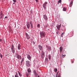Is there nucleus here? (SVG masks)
Here are the masks:
<instances>
[{"mask_svg": "<svg viewBox=\"0 0 77 77\" xmlns=\"http://www.w3.org/2000/svg\"><path fill=\"white\" fill-rule=\"evenodd\" d=\"M57 27L58 29V30H60V26H59V25L57 26Z\"/></svg>", "mask_w": 77, "mask_h": 77, "instance_id": "18", "label": "nucleus"}, {"mask_svg": "<svg viewBox=\"0 0 77 77\" xmlns=\"http://www.w3.org/2000/svg\"><path fill=\"white\" fill-rule=\"evenodd\" d=\"M63 11H66V8L65 7H63Z\"/></svg>", "mask_w": 77, "mask_h": 77, "instance_id": "25", "label": "nucleus"}, {"mask_svg": "<svg viewBox=\"0 0 77 77\" xmlns=\"http://www.w3.org/2000/svg\"><path fill=\"white\" fill-rule=\"evenodd\" d=\"M26 36L27 37V39H29V38H30V37H29V35H28V34H27V33H26Z\"/></svg>", "mask_w": 77, "mask_h": 77, "instance_id": "19", "label": "nucleus"}, {"mask_svg": "<svg viewBox=\"0 0 77 77\" xmlns=\"http://www.w3.org/2000/svg\"><path fill=\"white\" fill-rule=\"evenodd\" d=\"M43 16V18L45 20V21H47V20H48V18L47 17V16H46L45 14Z\"/></svg>", "mask_w": 77, "mask_h": 77, "instance_id": "8", "label": "nucleus"}, {"mask_svg": "<svg viewBox=\"0 0 77 77\" xmlns=\"http://www.w3.org/2000/svg\"><path fill=\"white\" fill-rule=\"evenodd\" d=\"M17 72L18 73V74L19 76H20V77H21V76H22V75L21 74V73L20 72H19V71H18Z\"/></svg>", "mask_w": 77, "mask_h": 77, "instance_id": "22", "label": "nucleus"}, {"mask_svg": "<svg viewBox=\"0 0 77 77\" xmlns=\"http://www.w3.org/2000/svg\"><path fill=\"white\" fill-rule=\"evenodd\" d=\"M34 74L35 77H37V76H38V74L37 73H34Z\"/></svg>", "mask_w": 77, "mask_h": 77, "instance_id": "20", "label": "nucleus"}, {"mask_svg": "<svg viewBox=\"0 0 77 77\" xmlns=\"http://www.w3.org/2000/svg\"><path fill=\"white\" fill-rule=\"evenodd\" d=\"M0 56H1V58H2L3 57V55L1 54V53H0Z\"/></svg>", "mask_w": 77, "mask_h": 77, "instance_id": "30", "label": "nucleus"}, {"mask_svg": "<svg viewBox=\"0 0 77 77\" xmlns=\"http://www.w3.org/2000/svg\"><path fill=\"white\" fill-rule=\"evenodd\" d=\"M15 77H20L19 76V75H15Z\"/></svg>", "mask_w": 77, "mask_h": 77, "instance_id": "36", "label": "nucleus"}, {"mask_svg": "<svg viewBox=\"0 0 77 77\" xmlns=\"http://www.w3.org/2000/svg\"><path fill=\"white\" fill-rule=\"evenodd\" d=\"M0 15L1 16V18L2 19L5 16H4V14H3V13H1V14H0Z\"/></svg>", "mask_w": 77, "mask_h": 77, "instance_id": "12", "label": "nucleus"}, {"mask_svg": "<svg viewBox=\"0 0 77 77\" xmlns=\"http://www.w3.org/2000/svg\"><path fill=\"white\" fill-rule=\"evenodd\" d=\"M65 56H66V55L65 54V55H62V57H65Z\"/></svg>", "mask_w": 77, "mask_h": 77, "instance_id": "31", "label": "nucleus"}, {"mask_svg": "<svg viewBox=\"0 0 77 77\" xmlns=\"http://www.w3.org/2000/svg\"><path fill=\"white\" fill-rule=\"evenodd\" d=\"M73 3V2H71L70 3V7H71L72 6V4Z\"/></svg>", "mask_w": 77, "mask_h": 77, "instance_id": "17", "label": "nucleus"}, {"mask_svg": "<svg viewBox=\"0 0 77 77\" xmlns=\"http://www.w3.org/2000/svg\"><path fill=\"white\" fill-rule=\"evenodd\" d=\"M11 50L12 53L14 54L15 53V49H14V45L13 44L11 45Z\"/></svg>", "mask_w": 77, "mask_h": 77, "instance_id": "2", "label": "nucleus"}, {"mask_svg": "<svg viewBox=\"0 0 77 77\" xmlns=\"http://www.w3.org/2000/svg\"><path fill=\"white\" fill-rule=\"evenodd\" d=\"M13 1L14 3H16V2H17L16 0H13Z\"/></svg>", "mask_w": 77, "mask_h": 77, "instance_id": "35", "label": "nucleus"}, {"mask_svg": "<svg viewBox=\"0 0 77 77\" xmlns=\"http://www.w3.org/2000/svg\"><path fill=\"white\" fill-rule=\"evenodd\" d=\"M40 37L42 38H44V37H45V35H46V34H45V33L44 31L40 32Z\"/></svg>", "mask_w": 77, "mask_h": 77, "instance_id": "1", "label": "nucleus"}, {"mask_svg": "<svg viewBox=\"0 0 77 77\" xmlns=\"http://www.w3.org/2000/svg\"><path fill=\"white\" fill-rule=\"evenodd\" d=\"M29 24H30L31 25V28L32 29H33V22L32 21H29Z\"/></svg>", "mask_w": 77, "mask_h": 77, "instance_id": "9", "label": "nucleus"}, {"mask_svg": "<svg viewBox=\"0 0 77 77\" xmlns=\"http://www.w3.org/2000/svg\"><path fill=\"white\" fill-rule=\"evenodd\" d=\"M57 69L55 68L54 70V71L55 72H57Z\"/></svg>", "mask_w": 77, "mask_h": 77, "instance_id": "26", "label": "nucleus"}, {"mask_svg": "<svg viewBox=\"0 0 77 77\" xmlns=\"http://www.w3.org/2000/svg\"><path fill=\"white\" fill-rule=\"evenodd\" d=\"M38 77H39V75H38Z\"/></svg>", "mask_w": 77, "mask_h": 77, "instance_id": "48", "label": "nucleus"}, {"mask_svg": "<svg viewBox=\"0 0 77 77\" xmlns=\"http://www.w3.org/2000/svg\"><path fill=\"white\" fill-rule=\"evenodd\" d=\"M35 1L36 2H38V0H35Z\"/></svg>", "mask_w": 77, "mask_h": 77, "instance_id": "44", "label": "nucleus"}, {"mask_svg": "<svg viewBox=\"0 0 77 77\" xmlns=\"http://www.w3.org/2000/svg\"><path fill=\"white\" fill-rule=\"evenodd\" d=\"M65 34V32H63L61 34V37H63V35L64 34Z\"/></svg>", "mask_w": 77, "mask_h": 77, "instance_id": "28", "label": "nucleus"}, {"mask_svg": "<svg viewBox=\"0 0 77 77\" xmlns=\"http://www.w3.org/2000/svg\"><path fill=\"white\" fill-rule=\"evenodd\" d=\"M24 58H23L22 59L21 62V64L20 65L21 66L22 65V63L23 62H24Z\"/></svg>", "mask_w": 77, "mask_h": 77, "instance_id": "16", "label": "nucleus"}, {"mask_svg": "<svg viewBox=\"0 0 77 77\" xmlns=\"http://www.w3.org/2000/svg\"><path fill=\"white\" fill-rule=\"evenodd\" d=\"M58 2L59 3H62V1L61 0H59L58 1Z\"/></svg>", "mask_w": 77, "mask_h": 77, "instance_id": "29", "label": "nucleus"}, {"mask_svg": "<svg viewBox=\"0 0 77 77\" xmlns=\"http://www.w3.org/2000/svg\"><path fill=\"white\" fill-rule=\"evenodd\" d=\"M33 73H34V74L36 73V70H33Z\"/></svg>", "mask_w": 77, "mask_h": 77, "instance_id": "33", "label": "nucleus"}, {"mask_svg": "<svg viewBox=\"0 0 77 77\" xmlns=\"http://www.w3.org/2000/svg\"><path fill=\"white\" fill-rule=\"evenodd\" d=\"M47 50H48L49 51H50L51 50V47L48 46V48Z\"/></svg>", "mask_w": 77, "mask_h": 77, "instance_id": "14", "label": "nucleus"}, {"mask_svg": "<svg viewBox=\"0 0 77 77\" xmlns=\"http://www.w3.org/2000/svg\"><path fill=\"white\" fill-rule=\"evenodd\" d=\"M17 58L18 59H21V56L19 55L18 54L17 55Z\"/></svg>", "mask_w": 77, "mask_h": 77, "instance_id": "11", "label": "nucleus"}, {"mask_svg": "<svg viewBox=\"0 0 77 77\" xmlns=\"http://www.w3.org/2000/svg\"><path fill=\"white\" fill-rule=\"evenodd\" d=\"M27 58L29 59V60H30L31 61V59H32V57L30 56V55L29 54H27Z\"/></svg>", "mask_w": 77, "mask_h": 77, "instance_id": "6", "label": "nucleus"}, {"mask_svg": "<svg viewBox=\"0 0 77 77\" xmlns=\"http://www.w3.org/2000/svg\"><path fill=\"white\" fill-rule=\"evenodd\" d=\"M28 72H31V70H30V69H28Z\"/></svg>", "mask_w": 77, "mask_h": 77, "instance_id": "27", "label": "nucleus"}, {"mask_svg": "<svg viewBox=\"0 0 77 77\" xmlns=\"http://www.w3.org/2000/svg\"><path fill=\"white\" fill-rule=\"evenodd\" d=\"M72 63H74V61H72Z\"/></svg>", "mask_w": 77, "mask_h": 77, "instance_id": "45", "label": "nucleus"}, {"mask_svg": "<svg viewBox=\"0 0 77 77\" xmlns=\"http://www.w3.org/2000/svg\"><path fill=\"white\" fill-rule=\"evenodd\" d=\"M62 47H60V53H61V52H62Z\"/></svg>", "mask_w": 77, "mask_h": 77, "instance_id": "23", "label": "nucleus"}, {"mask_svg": "<svg viewBox=\"0 0 77 77\" xmlns=\"http://www.w3.org/2000/svg\"><path fill=\"white\" fill-rule=\"evenodd\" d=\"M26 77H28L29 75H30V74H29V72H26Z\"/></svg>", "mask_w": 77, "mask_h": 77, "instance_id": "15", "label": "nucleus"}, {"mask_svg": "<svg viewBox=\"0 0 77 77\" xmlns=\"http://www.w3.org/2000/svg\"><path fill=\"white\" fill-rule=\"evenodd\" d=\"M45 61H48V58L46 57L45 59Z\"/></svg>", "mask_w": 77, "mask_h": 77, "instance_id": "32", "label": "nucleus"}, {"mask_svg": "<svg viewBox=\"0 0 77 77\" xmlns=\"http://www.w3.org/2000/svg\"><path fill=\"white\" fill-rule=\"evenodd\" d=\"M48 58L49 60H50V59H51V55H48Z\"/></svg>", "mask_w": 77, "mask_h": 77, "instance_id": "24", "label": "nucleus"}, {"mask_svg": "<svg viewBox=\"0 0 77 77\" xmlns=\"http://www.w3.org/2000/svg\"><path fill=\"white\" fill-rule=\"evenodd\" d=\"M14 5H15V3H13Z\"/></svg>", "mask_w": 77, "mask_h": 77, "instance_id": "47", "label": "nucleus"}, {"mask_svg": "<svg viewBox=\"0 0 77 77\" xmlns=\"http://www.w3.org/2000/svg\"><path fill=\"white\" fill-rule=\"evenodd\" d=\"M6 18H8V17L7 16H6L5 17V19H6Z\"/></svg>", "mask_w": 77, "mask_h": 77, "instance_id": "39", "label": "nucleus"}, {"mask_svg": "<svg viewBox=\"0 0 77 77\" xmlns=\"http://www.w3.org/2000/svg\"><path fill=\"white\" fill-rule=\"evenodd\" d=\"M41 56L42 59H44V56H45V53H44V52H43V51H42V52L41 53Z\"/></svg>", "mask_w": 77, "mask_h": 77, "instance_id": "4", "label": "nucleus"}, {"mask_svg": "<svg viewBox=\"0 0 77 77\" xmlns=\"http://www.w3.org/2000/svg\"><path fill=\"white\" fill-rule=\"evenodd\" d=\"M58 72H58L57 73L56 75H57V74H58Z\"/></svg>", "mask_w": 77, "mask_h": 77, "instance_id": "43", "label": "nucleus"}, {"mask_svg": "<svg viewBox=\"0 0 77 77\" xmlns=\"http://www.w3.org/2000/svg\"><path fill=\"white\" fill-rule=\"evenodd\" d=\"M17 48L18 50H20L21 49V45L20 44H18L17 46Z\"/></svg>", "mask_w": 77, "mask_h": 77, "instance_id": "13", "label": "nucleus"}, {"mask_svg": "<svg viewBox=\"0 0 77 77\" xmlns=\"http://www.w3.org/2000/svg\"><path fill=\"white\" fill-rule=\"evenodd\" d=\"M59 26H60V27L61 26V24H60L59 25H58Z\"/></svg>", "mask_w": 77, "mask_h": 77, "instance_id": "42", "label": "nucleus"}, {"mask_svg": "<svg viewBox=\"0 0 77 77\" xmlns=\"http://www.w3.org/2000/svg\"><path fill=\"white\" fill-rule=\"evenodd\" d=\"M47 2H46L44 3L43 4V6L44 9H47V7H46V6H47L46 5L47 4Z\"/></svg>", "mask_w": 77, "mask_h": 77, "instance_id": "3", "label": "nucleus"}, {"mask_svg": "<svg viewBox=\"0 0 77 77\" xmlns=\"http://www.w3.org/2000/svg\"><path fill=\"white\" fill-rule=\"evenodd\" d=\"M2 39H0V42H2Z\"/></svg>", "mask_w": 77, "mask_h": 77, "instance_id": "40", "label": "nucleus"}, {"mask_svg": "<svg viewBox=\"0 0 77 77\" xmlns=\"http://www.w3.org/2000/svg\"><path fill=\"white\" fill-rule=\"evenodd\" d=\"M26 65L27 66H28V67H29V66H30V61L28 60L26 61Z\"/></svg>", "mask_w": 77, "mask_h": 77, "instance_id": "5", "label": "nucleus"}, {"mask_svg": "<svg viewBox=\"0 0 77 77\" xmlns=\"http://www.w3.org/2000/svg\"><path fill=\"white\" fill-rule=\"evenodd\" d=\"M16 74L15 75H18V73L17 72H16Z\"/></svg>", "mask_w": 77, "mask_h": 77, "instance_id": "37", "label": "nucleus"}, {"mask_svg": "<svg viewBox=\"0 0 77 77\" xmlns=\"http://www.w3.org/2000/svg\"><path fill=\"white\" fill-rule=\"evenodd\" d=\"M37 27H38V28H39H39L41 27V25H40V24H38L37 25Z\"/></svg>", "mask_w": 77, "mask_h": 77, "instance_id": "21", "label": "nucleus"}, {"mask_svg": "<svg viewBox=\"0 0 77 77\" xmlns=\"http://www.w3.org/2000/svg\"><path fill=\"white\" fill-rule=\"evenodd\" d=\"M58 77H60V73H59L58 75Z\"/></svg>", "mask_w": 77, "mask_h": 77, "instance_id": "34", "label": "nucleus"}, {"mask_svg": "<svg viewBox=\"0 0 77 77\" xmlns=\"http://www.w3.org/2000/svg\"><path fill=\"white\" fill-rule=\"evenodd\" d=\"M46 48H48V46L47 45H46Z\"/></svg>", "mask_w": 77, "mask_h": 77, "instance_id": "41", "label": "nucleus"}, {"mask_svg": "<svg viewBox=\"0 0 77 77\" xmlns=\"http://www.w3.org/2000/svg\"><path fill=\"white\" fill-rule=\"evenodd\" d=\"M55 77H57V75H56Z\"/></svg>", "mask_w": 77, "mask_h": 77, "instance_id": "46", "label": "nucleus"}, {"mask_svg": "<svg viewBox=\"0 0 77 77\" xmlns=\"http://www.w3.org/2000/svg\"><path fill=\"white\" fill-rule=\"evenodd\" d=\"M26 26H27V28L29 29V28H30V24L29 23V22H28V23H27Z\"/></svg>", "mask_w": 77, "mask_h": 77, "instance_id": "10", "label": "nucleus"}, {"mask_svg": "<svg viewBox=\"0 0 77 77\" xmlns=\"http://www.w3.org/2000/svg\"><path fill=\"white\" fill-rule=\"evenodd\" d=\"M38 47L40 51H42V46L41 45H39L38 46Z\"/></svg>", "mask_w": 77, "mask_h": 77, "instance_id": "7", "label": "nucleus"}, {"mask_svg": "<svg viewBox=\"0 0 77 77\" xmlns=\"http://www.w3.org/2000/svg\"><path fill=\"white\" fill-rule=\"evenodd\" d=\"M58 33H59V32L58 31L56 32V34H57V35H58Z\"/></svg>", "mask_w": 77, "mask_h": 77, "instance_id": "38", "label": "nucleus"}]
</instances>
